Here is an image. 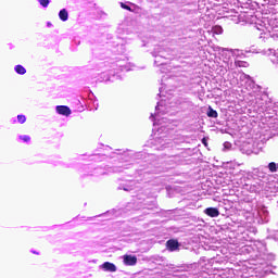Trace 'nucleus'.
<instances>
[{"instance_id": "obj_1", "label": "nucleus", "mask_w": 278, "mask_h": 278, "mask_svg": "<svg viewBox=\"0 0 278 278\" xmlns=\"http://www.w3.org/2000/svg\"><path fill=\"white\" fill-rule=\"evenodd\" d=\"M204 214L210 216V218H218V216H220V211L216 207H207L204 210Z\"/></svg>"}, {"instance_id": "obj_2", "label": "nucleus", "mask_w": 278, "mask_h": 278, "mask_svg": "<svg viewBox=\"0 0 278 278\" xmlns=\"http://www.w3.org/2000/svg\"><path fill=\"white\" fill-rule=\"evenodd\" d=\"M166 249L170 252L179 250V241L169 239L166 241Z\"/></svg>"}, {"instance_id": "obj_3", "label": "nucleus", "mask_w": 278, "mask_h": 278, "mask_svg": "<svg viewBox=\"0 0 278 278\" xmlns=\"http://www.w3.org/2000/svg\"><path fill=\"white\" fill-rule=\"evenodd\" d=\"M102 270H105V273H116L117 268L114 263L111 262H104L101 265Z\"/></svg>"}, {"instance_id": "obj_4", "label": "nucleus", "mask_w": 278, "mask_h": 278, "mask_svg": "<svg viewBox=\"0 0 278 278\" xmlns=\"http://www.w3.org/2000/svg\"><path fill=\"white\" fill-rule=\"evenodd\" d=\"M56 112L58 114H61V116H71V108L66 105H58Z\"/></svg>"}, {"instance_id": "obj_5", "label": "nucleus", "mask_w": 278, "mask_h": 278, "mask_svg": "<svg viewBox=\"0 0 278 278\" xmlns=\"http://www.w3.org/2000/svg\"><path fill=\"white\" fill-rule=\"evenodd\" d=\"M138 258L132 255H124V264L126 266H136Z\"/></svg>"}, {"instance_id": "obj_6", "label": "nucleus", "mask_w": 278, "mask_h": 278, "mask_svg": "<svg viewBox=\"0 0 278 278\" xmlns=\"http://www.w3.org/2000/svg\"><path fill=\"white\" fill-rule=\"evenodd\" d=\"M59 17H60L63 22L68 21V11H66V9H62V10L59 12Z\"/></svg>"}, {"instance_id": "obj_7", "label": "nucleus", "mask_w": 278, "mask_h": 278, "mask_svg": "<svg viewBox=\"0 0 278 278\" xmlns=\"http://www.w3.org/2000/svg\"><path fill=\"white\" fill-rule=\"evenodd\" d=\"M207 116H208V118H218V112H216V110H214V109H212V106H210Z\"/></svg>"}, {"instance_id": "obj_8", "label": "nucleus", "mask_w": 278, "mask_h": 278, "mask_svg": "<svg viewBox=\"0 0 278 278\" xmlns=\"http://www.w3.org/2000/svg\"><path fill=\"white\" fill-rule=\"evenodd\" d=\"M15 72L17 73V75H25V73H27V70H25L23 65H16Z\"/></svg>"}, {"instance_id": "obj_9", "label": "nucleus", "mask_w": 278, "mask_h": 278, "mask_svg": "<svg viewBox=\"0 0 278 278\" xmlns=\"http://www.w3.org/2000/svg\"><path fill=\"white\" fill-rule=\"evenodd\" d=\"M268 169H269L270 173H277V163L270 162L268 164Z\"/></svg>"}, {"instance_id": "obj_10", "label": "nucleus", "mask_w": 278, "mask_h": 278, "mask_svg": "<svg viewBox=\"0 0 278 278\" xmlns=\"http://www.w3.org/2000/svg\"><path fill=\"white\" fill-rule=\"evenodd\" d=\"M213 34H216V35L223 34V27L222 26H214L213 27Z\"/></svg>"}, {"instance_id": "obj_11", "label": "nucleus", "mask_w": 278, "mask_h": 278, "mask_svg": "<svg viewBox=\"0 0 278 278\" xmlns=\"http://www.w3.org/2000/svg\"><path fill=\"white\" fill-rule=\"evenodd\" d=\"M235 66H238L239 68H242V67L247 66V62H244V61H236L235 62Z\"/></svg>"}, {"instance_id": "obj_12", "label": "nucleus", "mask_w": 278, "mask_h": 278, "mask_svg": "<svg viewBox=\"0 0 278 278\" xmlns=\"http://www.w3.org/2000/svg\"><path fill=\"white\" fill-rule=\"evenodd\" d=\"M38 2L40 3V5H42V8H48L50 3L49 0H38Z\"/></svg>"}, {"instance_id": "obj_13", "label": "nucleus", "mask_w": 278, "mask_h": 278, "mask_svg": "<svg viewBox=\"0 0 278 278\" xmlns=\"http://www.w3.org/2000/svg\"><path fill=\"white\" fill-rule=\"evenodd\" d=\"M17 121H18V123H21V125H23V123H25V121H27V117H25V115H17Z\"/></svg>"}, {"instance_id": "obj_14", "label": "nucleus", "mask_w": 278, "mask_h": 278, "mask_svg": "<svg viewBox=\"0 0 278 278\" xmlns=\"http://www.w3.org/2000/svg\"><path fill=\"white\" fill-rule=\"evenodd\" d=\"M121 8H123V10H128V12H131V7L125 4L124 2H121Z\"/></svg>"}, {"instance_id": "obj_15", "label": "nucleus", "mask_w": 278, "mask_h": 278, "mask_svg": "<svg viewBox=\"0 0 278 278\" xmlns=\"http://www.w3.org/2000/svg\"><path fill=\"white\" fill-rule=\"evenodd\" d=\"M20 140H23L24 142H29V140H31V138H29V136H21Z\"/></svg>"}, {"instance_id": "obj_16", "label": "nucleus", "mask_w": 278, "mask_h": 278, "mask_svg": "<svg viewBox=\"0 0 278 278\" xmlns=\"http://www.w3.org/2000/svg\"><path fill=\"white\" fill-rule=\"evenodd\" d=\"M202 144H204V147H207V138L204 137V138L202 139Z\"/></svg>"}, {"instance_id": "obj_17", "label": "nucleus", "mask_w": 278, "mask_h": 278, "mask_svg": "<svg viewBox=\"0 0 278 278\" xmlns=\"http://www.w3.org/2000/svg\"><path fill=\"white\" fill-rule=\"evenodd\" d=\"M48 27H51V22H48Z\"/></svg>"}]
</instances>
